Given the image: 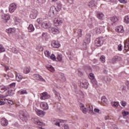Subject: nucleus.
I'll use <instances>...</instances> for the list:
<instances>
[{
	"label": "nucleus",
	"instance_id": "nucleus-1",
	"mask_svg": "<svg viewBox=\"0 0 129 129\" xmlns=\"http://www.w3.org/2000/svg\"><path fill=\"white\" fill-rule=\"evenodd\" d=\"M80 108L81 110H82V112L85 114H86L88 111L89 113H90V114H93V107H92V105L88 104L87 105L86 107H85L84 104H80Z\"/></svg>",
	"mask_w": 129,
	"mask_h": 129
},
{
	"label": "nucleus",
	"instance_id": "nucleus-2",
	"mask_svg": "<svg viewBox=\"0 0 129 129\" xmlns=\"http://www.w3.org/2000/svg\"><path fill=\"white\" fill-rule=\"evenodd\" d=\"M31 121L32 122H33V123L37 124V125H41V126H44V125H45V123L39 120V119H38V117H32L31 118Z\"/></svg>",
	"mask_w": 129,
	"mask_h": 129
},
{
	"label": "nucleus",
	"instance_id": "nucleus-3",
	"mask_svg": "<svg viewBox=\"0 0 129 129\" xmlns=\"http://www.w3.org/2000/svg\"><path fill=\"white\" fill-rule=\"evenodd\" d=\"M29 115H28V114L23 111H21L20 112V118L23 120V121H27L28 119H29Z\"/></svg>",
	"mask_w": 129,
	"mask_h": 129
},
{
	"label": "nucleus",
	"instance_id": "nucleus-4",
	"mask_svg": "<svg viewBox=\"0 0 129 129\" xmlns=\"http://www.w3.org/2000/svg\"><path fill=\"white\" fill-rule=\"evenodd\" d=\"M103 44V37H98L95 41V45L97 47H100Z\"/></svg>",
	"mask_w": 129,
	"mask_h": 129
},
{
	"label": "nucleus",
	"instance_id": "nucleus-5",
	"mask_svg": "<svg viewBox=\"0 0 129 129\" xmlns=\"http://www.w3.org/2000/svg\"><path fill=\"white\" fill-rule=\"evenodd\" d=\"M63 23V20H62V18H60L59 17H56L54 18L53 20V24L54 26H56L58 27V26H60L62 25Z\"/></svg>",
	"mask_w": 129,
	"mask_h": 129
},
{
	"label": "nucleus",
	"instance_id": "nucleus-6",
	"mask_svg": "<svg viewBox=\"0 0 129 129\" xmlns=\"http://www.w3.org/2000/svg\"><path fill=\"white\" fill-rule=\"evenodd\" d=\"M109 22H110V24H111V25L114 26V25H115V24H116V22H118V18L116 17V16L110 17L109 19Z\"/></svg>",
	"mask_w": 129,
	"mask_h": 129
},
{
	"label": "nucleus",
	"instance_id": "nucleus-7",
	"mask_svg": "<svg viewBox=\"0 0 129 129\" xmlns=\"http://www.w3.org/2000/svg\"><path fill=\"white\" fill-rule=\"evenodd\" d=\"M51 26L52 24L49 21H45L42 23L41 27L43 28V29H48L51 28Z\"/></svg>",
	"mask_w": 129,
	"mask_h": 129
},
{
	"label": "nucleus",
	"instance_id": "nucleus-8",
	"mask_svg": "<svg viewBox=\"0 0 129 129\" xmlns=\"http://www.w3.org/2000/svg\"><path fill=\"white\" fill-rule=\"evenodd\" d=\"M49 32L51 34H53V35H57V34H59L60 33V31L58 28L50 27L49 28Z\"/></svg>",
	"mask_w": 129,
	"mask_h": 129
},
{
	"label": "nucleus",
	"instance_id": "nucleus-9",
	"mask_svg": "<svg viewBox=\"0 0 129 129\" xmlns=\"http://www.w3.org/2000/svg\"><path fill=\"white\" fill-rule=\"evenodd\" d=\"M40 99L41 100H45V99H49V98H50L51 97V96H50V95H49V94H48V93L44 92L41 94H40Z\"/></svg>",
	"mask_w": 129,
	"mask_h": 129
},
{
	"label": "nucleus",
	"instance_id": "nucleus-10",
	"mask_svg": "<svg viewBox=\"0 0 129 129\" xmlns=\"http://www.w3.org/2000/svg\"><path fill=\"white\" fill-rule=\"evenodd\" d=\"M9 10L10 13L13 14L16 10H17V5L16 4H12L9 6Z\"/></svg>",
	"mask_w": 129,
	"mask_h": 129
},
{
	"label": "nucleus",
	"instance_id": "nucleus-11",
	"mask_svg": "<svg viewBox=\"0 0 129 129\" xmlns=\"http://www.w3.org/2000/svg\"><path fill=\"white\" fill-rule=\"evenodd\" d=\"M57 80H59V81H61V82L66 81V78H65V76H64V74L59 73L58 75Z\"/></svg>",
	"mask_w": 129,
	"mask_h": 129
},
{
	"label": "nucleus",
	"instance_id": "nucleus-12",
	"mask_svg": "<svg viewBox=\"0 0 129 129\" xmlns=\"http://www.w3.org/2000/svg\"><path fill=\"white\" fill-rule=\"evenodd\" d=\"M35 111L36 112V113L38 116H40V117H43L45 114V112L43 111L42 110H39L38 109H35Z\"/></svg>",
	"mask_w": 129,
	"mask_h": 129
},
{
	"label": "nucleus",
	"instance_id": "nucleus-13",
	"mask_svg": "<svg viewBox=\"0 0 129 129\" xmlns=\"http://www.w3.org/2000/svg\"><path fill=\"white\" fill-rule=\"evenodd\" d=\"M10 20V15L9 14H4L2 16V21L3 23H6L7 21Z\"/></svg>",
	"mask_w": 129,
	"mask_h": 129
},
{
	"label": "nucleus",
	"instance_id": "nucleus-14",
	"mask_svg": "<svg viewBox=\"0 0 129 129\" xmlns=\"http://www.w3.org/2000/svg\"><path fill=\"white\" fill-rule=\"evenodd\" d=\"M40 106L41 108H42V109H44V110H48L49 109V106H48V103L42 102L40 103Z\"/></svg>",
	"mask_w": 129,
	"mask_h": 129
},
{
	"label": "nucleus",
	"instance_id": "nucleus-15",
	"mask_svg": "<svg viewBox=\"0 0 129 129\" xmlns=\"http://www.w3.org/2000/svg\"><path fill=\"white\" fill-rule=\"evenodd\" d=\"M81 84H82V85H83V87H84L86 89L88 88V85H89L88 82L85 79H83L81 81Z\"/></svg>",
	"mask_w": 129,
	"mask_h": 129
},
{
	"label": "nucleus",
	"instance_id": "nucleus-16",
	"mask_svg": "<svg viewBox=\"0 0 129 129\" xmlns=\"http://www.w3.org/2000/svg\"><path fill=\"white\" fill-rule=\"evenodd\" d=\"M37 16H38V11L37 10H33L31 12V14L30 15V18L32 20H34L37 18Z\"/></svg>",
	"mask_w": 129,
	"mask_h": 129
},
{
	"label": "nucleus",
	"instance_id": "nucleus-17",
	"mask_svg": "<svg viewBox=\"0 0 129 129\" xmlns=\"http://www.w3.org/2000/svg\"><path fill=\"white\" fill-rule=\"evenodd\" d=\"M33 76L35 79H36V80H39V81H42V82H45V80L40 75L34 74Z\"/></svg>",
	"mask_w": 129,
	"mask_h": 129
},
{
	"label": "nucleus",
	"instance_id": "nucleus-18",
	"mask_svg": "<svg viewBox=\"0 0 129 129\" xmlns=\"http://www.w3.org/2000/svg\"><path fill=\"white\" fill-rule=\"evenodd\" d=\"M91 38V35L90 33H88L86 35V39L85 40V44H88L90 43Z\"/></svg>",
	"mask_w": 129,
	"mask_h": 129
},
{
	"label": "nucleus",
	"instance_id": "nucleus-19",
	"mask_svg": "<svg viewBox=\"0 0 129 129\" xmlns=\"http://www.w3.org/2000/svg\"><path fill=\"white\" fill-rule=\"evenodd\" d=\"M96 15L99 20H104V15L100 12H96Z\"/></svg>",
	"mask_w": 129,
	"mask_h": 129
},
{
	"label": "nucleus",
	"instance_id": "nucleus-20",
	"mask_svg": "<svg viewBox=\"0 0 129 129\" xmlns=\"http://www.w3.org/2000/svg\"><path fill=\"white\" fill-rule=\"evenodd\" d=\"M101 103L103 104V105H104L105 106L107 105V104L108 103V101H107V99L105 96H103L101 97Z\"/></svg>",
	"mask_w": 129,
	"mask_h": 129
},
{
	"label": "nucleus",
	"instance_id": "nucleus-21",
	"mask_svg": "<svg viewBox=\"0 0 129 129\" xmlns=\"http://www.w3.org/2000/svg\"><path fill=\"white\" fill-rule=\"evenodd\" d=\"M116 32L118 33H123L124 32V30H123V27L122 26H119L115 28Z\"/></svg>",
	"mask_w": 129,
	"mask_h": 129
},
{
	"label": "nucleus",
	"instance_id": "nucleus-22",
	"mask_svg": "<svg viewBox=\"0 0 129 129\" xmlns=\"http://www.w3.org/2000/svg\"><path fill=\"white\" fill-rule=\"evenodd\" d=\"M51 46L53 48H59L60 47V43L56 40H53L51 43Z\"/></svg>",
	"mask_w": 129,
	"mask_h": 129
},
{
	"label": "nucleus",
	"instance_id": "nucleus-23",
	"mask_svg": "<svg viewBox=\"0 0 129 129\" xmlns=\"http://www.w3.org/2000/svg\"><path fill=\"white\" fill-rule=\"evenodd\" d=\"M1 124L3 126H7V125L9 124V122H8V120L5 118H2L1 119Z\"/></svg>",
	"mask_w": 129,
	"mask_h": 129
},
{
	"label": "nucleus",
	"instance_id": "nucleus-24",
	"mask_svg": "<svg viewBox=\"0 0 129 129\" xmlns=\"http://www.w3.org/2000/svg\"><path fill=\"white\" fill-rule=\"evenodd\" d=\"M88 6L91 9H93L95 7V1L92 0L88 4Z\"/></svg>",
	"mask_w": 129,
	"mask_h": 129
},
{
	"label": "nucleus",
	"instance_id": "nucleus-25",
	"mask_svg": "<svg viewBox=\"0 0 129 129\" xmlns=\"http://www.w3.org/2000/svg\"><path fill=\"white\" fill-rule=\"evenodd\" d=\"M55 12H57V8H56L55 6H52L51 7H50L49 11V14L54 15Z\"/></svg>",
	"mask_w": 129,
	"mask_h": 129
},
{
	"label": "nucleus",
	"instance_id": "nucleus-26",
	"mask_svg": "<svg viewBox=\"0 0 129 129\" xmlns=\"http://www.w3.org/2000/svg\"><path fill=\"white\" fill-rule=\"evenodd\" d=\"M7 33L9 34H14L16 32V28H9L6 29Z\"/></svg>",
	"mask_w": 129,
	"mask_h": 129
},
{
	"label": "nucleus",
	"instance_id": "nucleus-27",
	"mask_svg": "<svg viewBox=\"0 0 129 129\" xmlns=\"http://www.w3.org/2000/svg\"><path fill=\"white\" fill-rule=\"evenodd\" d=\"M19 95H23L24 94H28V92L26 90L21 89L18 91Z\"/></svg>",
	"mask_w": 129,
	"mask_h": 129
},
{
	"label": "nucleus",
	"instance_id": "nucleus-28",
	"mask_svg": "<svg viewBox=\"0 0 129 129\" xmlns=\"http://www.w3.org/2000/svg\"><path fill=\"white\" fill-rule=\"evenodd\" d=\"M124 50H127L129 49V39L126 40L124 42Z\"/></svg>",
	"mask_w": 129,
	"mask_h": 129
},
{
	"label": "nucleus",
	"instance_id": "nucleus-29",
	"mask_svg": "<svg viewBox=\"0 0 129 129\" xmlns=\"http://www.w3.org/2000/svg\"><path fill=\"white\" fill-rule=\"evenodd\" d=\"M16 79L18 82H20L22 79H23V76L21 75L20 74H17L16 75Z\"/></svg>",
	"mask_w": 129,
	"mask_h": 129
},
{
	"label": "nucleus",
	"instance_id": "nucleus-30",
	"mask_svg": "<svg viewBox=\"0 0 129 129\" xmlns=\"http://www.w3.org/2000/svg\"><path fill=\"white\" fill-rule=\"evenodd\" d=\"M28 30L29 33H32V32H34V31H35V28H34L33 24L29 25L28 27Z\"/></svg>",
	"mask_w": 129,
	"mask_h": 129
},
{
	"label": "nucleus",
	"instance_id": "nucleus-31",
	"mask_svg": "<svg viewBox=\"0 0 129 129\" xmlns=\"http://www.w3.org/2000/svg\"><path fill=\"white\" fill-rule=\"evenodd\" d=\"M56 6V12H60V11H61V9H62V5H61V3H57Z\"/></svg>",
	"mask_w": 129,
	"mask_h": 129
},
{
	"label": "nucleus",
	"instance_id": "nucleus-32",
	"mask_svg": "<svg viewBox=\"0 0 129 129\" xmlns=\"http://www.w3.org/2000/svg\"><path fill=\"white\" fill-rule=\"evenodd\" d=\"M82 32L83 30L82 29H79L77 31V34H78V39H79V38H81L82 37Z\"/></svg>",
	"mask_w": 129,
	"mask_h": 129
},
{
	"label": "nucleus",
	"instance_id": "nucleus-33",
	"mask_svg": "<svg viewBox=\"0 0 129 129\" xmlns=\"http://www.w3.org/2000/svg\"><path fill=\"white\" fill-rule=\"evenodd\" d=\"M95 32H96V33L97 34H101V32H102V28H101V27H96L95 29H94Z\"/></svg>",
	"mask_w": 129,
	"mask_h": 129
},
{
	"label": "nucleus",
	"instance_id": "nucleus-34",
	"mask_svg": "<svg viewBox=\"0 0 129 129\" xmlns=\"http://www.w3.org/2000/svg\"><path fill=\"white\" fill-rule=\"evenodd\" d=\"M6 90H8V89L5 86H0V92L1 93H4Z\"/></svg>",
	"mask_w": 129,
	"mask_h": 129
},
{
	"label": "nucleus",
	"instance_id": "nucleus-35",
	"mask_svg": "<svg viewBox=\"0 0 129 129\" xmlns=\"http://www.w3.org/2000/svg\"><path fill=\"white\" fill-rule=\"evenodd\" d=\"M59 122H55L54 123L55 125H57L58 126L60 127V122H66V121H67V120H63V119H59L58 120Z\"/></svg>",
	"mask_w": 129,
	"mask_h": 129
},
{
	"label": "nucleus",
	"instance_id": "nucleus-36",
	"mask_svg": "<svg viewBox=\"0 0 129 129\" xmlns=\"http://www.w3.org/2000/svg\"><path fill=\"white\" fill-rule=\"evenodd\" d=\"M53 92H54V93L55 94V97H56V99H57L58 100H60L61 99V97L60 96V94H59V93L56 92V90H55L53 91Z\"/></svg>",
	"mask_w": 129,
	"mask_h": 129
},
{
	"label": "nucleus",
	"instance_id": "nucleus-37",
	"mask_svg": "<svg viewBox=\"0 0 129 129\" xmlns=\"http://www.w3.org/2000/svg\"><path fill=\"white\" fill-rule=\"evenodd\" d=\"M91 82L93 84V86H94V87L95 88L97 87V85H98L97 81H96L95 79H94V80H91Z\"/></svg>",
	"mask_w": 129,
	"mask_h": 129
},
{
	"label": "nucleus",
	"instance_id": "nucleus-38",
	"mask_svg": "<svg viewBox=\"0 0 129 129\" xmlns=\"http://www.w3.org/2000/svg\"><path fill=\"white\" fill-rule=\"evenodd\" d=\"M42 36L45 40H48V39H49V35L47 32L43 33Z\"/></svg>",
	"mask_w": 129,
	"mask_h": 129
},
{
	"label": "nucleus",
	"instance_id": "nucleus-39",
	"mask_svg": "<svg viewBox=\"0 0 129 129\" xmlns=\"http://www.w3.org/2000/svg\"><path fill=\"white\" fill-rule=\"evenodd\" d=\"M31 71V68H25L24 70V73L25 74H28L30 73Z\"/></svg>",
	"mask_w": 129,
	"mask_h": 129
},
{
	"label": "nucleus",
	"instance_id": "nucleus-40",
	"mask_svg": "<svg viewBox=\"0 0 129 129\" xmlns=\"http://www.w3.org/2000/svg\"><path fill=\"white\" fill-rule=\"evenodd\" d=\"M46 68L48 69V70L50 71V72H54V71H55V69H54L52 66H48L46 67Z\"/></svg>",
	"mask_w": 129,
	"mask_h": 129
},
{
	"label": "nucleus",
	"instance_id": "nucleus-41",
	"mask_svg": "<svg viewBox=\"0 0 129 129\" xmlns=\"http://www.w3.org/2000/svg\"><path fill=\"white\" fill-rule=\"evenodd\" d=\"M119 104V103L118 102H111V105L113 106V107H117L118 106V105Z\"/></svg>",
	"mask_w": 129,
	"mask_h": 129
},
{
	"label": "nucleus",
	"instance_id": "nucleus-42",
	"mask_svg": "<svg viewBox=\"0 0 129 129\" xmlns=\"http://www.w3.org/2000/svg\"><path fill=\"white\" fill-rule=\"evenodd\" d=\"M56 60H58L59 61L61 62L62 60V54H58L57 56L56 57Z\"/></svg>",
	"mask_w": 129,
	"mask_h": 129
},
{
	"label": "nucleus",
	"instance_id": "nucleus-43",
	"mask_svg": "<svg viewBox=\"0 0 129 129\" xmlns=\"http://www.w3.org/2000/svg\"><path fill=\"white\" fill-rule=\"evenodd\" d=\"M124 22L126 24H129V15H127L125 17Z\"/></svg>",
	"mask_w": 129,
	"mask_h": 129
},
{
	"label": "nucleus",
	"instance_id": "nucleus-44",
	"mask_svg": "<svg viewBox=\"0 0 129 129\" xmlns=\"http://www.w3.org/2000/svg\"><path fill=\"white\" fill-rule=\"evenodd\" d=\"M113 60L114 61H121V58L119 56H115L113 58Z\"/></svg>",
	"mask_w": 129,
	"mask_h": 129
},
{
	"label": "nucleus",
	"instance_id": "nucleus-45",
	"mask_svg": "<svg viewBox=\"0 0 129 129\" xmlns=\"http://www.w3.org/2000/svg\"><path fill=\"white\" fill-rule=\"evenodd\" d=\"M5 51H6V49L5 48V47H4L3 45L0 44V53H3Z\"/></svg>",
	"mask_w": 129,
	"mask_h": 129
},
{
	"label": "nucleus",
	"instance_id": "nucleus-46",
	"mask_svg": "<svg viewBox=\"0 0 129 129\" xmlns=\"http://www.w3.org/2000/svg\"><path fill=\"white\" fill-rule=\"evenodd\" d=\"M89 78L90 79V80H93L94 79H95V77H94V74L93 73H90L89 76Z\"/></svg>",
	"mask_w": 129,
	"mask_h": 129
},
{
	"label": "nucleus",
	"instance_id": "nucleus-47",
	"mask_svg": "<svg viewBox=\"0 0 129 129\" xmlns=\"http://www.w3.org/2000/svg\"><path fill=\"white\" fill-rule=\"evenodd\" d=\"M44 54L46 57H47L48 58H49L51 56V53H50V51L48 50H46L44 52Z\"/></svg>",
	"mask_w": 129,
	"mask_h": 129
},
{
	"label": "nucleus",
	"instance_id": "nucleus-48",
	"mask_svg": "<svg viewBox=\"0 0 129 129\" xmlns=\"http://www.w3.org/2000/svg\"><path fill=\"white\" fill-rule=\"evenodd\" d=\"M100 60L102 63H104V62H105V56H104V55H102L100 57Z\"/></svg>",
	"mask_w": 129,
	"mask_h": 129
},
{
	"label": "nucleus",
	"instance_id": "nucleus-49",
	"mask_svg": "<svg viewBox=\"0 0 129 129\" xmlns=\"http://www.w3.org/2000/svg\"><path fill=\"white\" fill-rule=\"evenodd\" d=\"M48 58L51 60H53V61L56 60V56L54 54H51V55H50Z\"/></svg>",
	"mask_w": 129,
	"mask_h": 129
},
{
	"label": "nucleus",
	"instance_id": "nucleus-50",
	"mask_svg": "<svg viewBox=\"0 0 129 129\" xmlns=\"http://www.w3.org/2000/svg\"><path fill=\"white\" fill-rule=\"evenodd\" d=\"M121 105L122 106H123V107H125V106H126V104H127V103L126 102H125V101H121L120 102Z\"/></svg>",
	"mask_w": 129,
	"mask_h": 129
},
{
	"label": "nucleus",
	"instance_id": "nucleus-51",
	"mask_svg": "<svg viewBox=\"0 0 129 129\" xmlns=\"http://www.w3.org/2000/svg\"><path fill=\"white\" fill-rule=\"evenodd\" d=\"M12 52H13V53H15L16 54H18L19 53V51L17 50V48L15 47H13L12 48Z\"/></svg>",
	"mask_w": 129,
	"mask_h": 129
},
{
	"label": "nucleus",
	"instance_id": "nucleus-52",
	"mask_svg": "<svg viewBox=\"0 0 129 129\" xmlns=\"http://www.w3.org/2000/svg\"><path fill=\"white\" fill-rule=\"evenodd\" d=\"M123 118V116H120L118 118V120H119V121H120V122H121V123L124 124V120H122Z\"/></svg>",
	"mask_w": 129,
	"mask_h": 129
},
{
	"label": "nucleus",
	"instance_id": "nucleus-53",
	"mask_svg": "<svg viewBox=\"0 0 129 129\" xmlns=\"http://www.w3.org/2000/svg\"><path fill=\"white\" fill-rule=\"evenodd\" d=\"M4 100L5 101H7L8 103L10 104V105H12V104H13V101H12L11 100H10L7 99H5Z\"/></svg>",
	"mask_w": 129,
	"mask_h": 129
},
{
	"label": "nucleus",
	"instance_id": "nucleus-54",
	"mask_svg": "<svg viewBox=\"0 0 129 129\" xmlns=\"http://www.w3.org/2000/svg\"><path fill=\"white\" fill-rule=\"evenodd\" d=\"M122 114L123 116H126V115H128V112L126 111H123L122 112Z\"/></svg>",
	"mask_w": 129,
	"mask_h": 129
},
{
	"label": "nucleus",
	"instance_id": "nucleus-55",
	"mask_svg": "<svg viewBox=\"0 0 129 129\" xmlns=\"http://www.w3.org/2000/svg\"><path fill=\"white\" fill-rule=\"evenodd\" d=\"M119 3L121 4H125L127 3V0H118Z\"/></svg>",
	"mask_w": 129,
	"mask_h": 129
},
{
	"label": "nucleus",
	"instance_id": "nucleus-56",
	"mask_svg": "<svg viewBox=\"0 0 129 129\" xmlns=\"http://www.w3.org/2000/svg\"><path fill=\"white\" fill-rule=\"evenodd\" d=\"M3 23H4L8 27L11 26V22H9V21H7L6 22Z\"/></svg>",
	"mask_w": 129,
	"mask_h": 129
},
{
	"label": "nucleus",
	"instance_id": "nucleus-57",
	"mask_svg": "<svg viewBox=\"0 0 129 129\" xmlns=\"http://www.w3.org/2000/svg\"><path fill=\"white\" fill-rule=\"evenodd\" d=\"M63 128L64 129H70L69 126H68V124H64Z\"/></svg>",
	"mask_w": 129,
	"mask_h": 129
},
{
	"label": "nucleus",
	"instance_id": "nucleus-58",
	"mask_svg": "<svg viewBox=\"0 0 129 129\" xmlns=\"http://www.w3.org/2000/svg\"><path fill=\"white\" fill-rule=\"evenodd\" d=\"M9 86H10V87H12V88L15 87L16 86V83H13L12 84H11Z\"/></svg>",
	"mask_w": 129,
	"mask_h": 129
},
{
	"label": "nucleus",
	"instance_id": "nucleus-59",
	"mask_svg": "<svg viewBox=\"0 0 129 129\" xmlns=\"http://www.w3.org/2000/svg\"><path fill=\"white\" fill-rule=\"evenodd\" d=\"M121 44H119L118 45V51H121V50H122V49L121 48Z\"/></svg>",
	"mask_w": 129,
	"mask_h": 129
},
{
	"label": "nucleus",
	"instance_id": "nucleus-60",
	"mask_svg": "<svg viewBox=\"0 0 129 129\" xmlns=\"http://www.w3.org/2000/svg\"><path fill=\"white\" fill-rule=\"evenodd\" d=\"M36 22L38 23V24H41V23H42V19L40 18L36 20Z\"/></svg>",
	"mask_w": 129,
	"mask_h": 129
},
{
	"label": "nucleus",
	"instance_id": "nucleus-61",
	"mask_svg": "<svg viewBox=\"0 0 129 129\" xmlns=\"http://www.w3.org/2000/svg\"><path fill=\"white\" fill-rule=\"evenodd\" d=\"M94 111L95 112H96L97 113H99L100 110H99V109H98V108H95V109H94Z\"/></svg>",
	"mask_w": 129,
	"mask_h": 129
},
{
	"label": "nucleus",
	"instance_id": "nucleus-62",
	"mask_svg": "<svg viewBox=\"0 0 129 129\" xmlns=\"http://www.w3.org/2000/svg\"><path fill=\"white\" fill-rule=\"evenodd\" d=\"M38 1V3L40 4H44V3L45 2V0H37Z\"/></svg>",
	"mask_w": 129,
	"mask_h": 129
},
{
	"label": "nucleus",
	"instance_id": "nucleus-63",
	"mask_svg": "<svg viewBox=\"0 0 129 129\" xmlns=\"http://www.w3.org/2000/svg\"><path fill=\"white\" fill-rule=\"evenodd\" d=\"M67 2L69 4H73V0H67Z\"/></svg>",
	"mask_w": 129,
	"mask_h": 129
},
{
	"label": "nucleus",
	"instance_id": "nucleus-64",
	"mask_svg": "<svg viewBox=\"0 0 129 129\" xmlns=\"http://www.w3.org/2000/svg\"><path fill=\"white\" fill-rule=\"evenodd\" d=\"M125 84L126 85H127V86H128V88H129V81H127L125 82Z\"/></svg>",
	"mask_w": 129,
	"mask_h": 129
}]
</instances>
